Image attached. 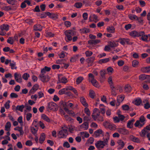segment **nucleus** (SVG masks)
<instances>
[{
	"label": "nucleus",
	"instance_id": "nucleus-1",
	"mask_svg": "<svg viewBox=\"0 0 150 150\" xmlns=\"http://www.w3.org/2000/svg\"><path fill=\"white\" fill-rule=\"evenodd\" d=\"M100 110L98 108H95L93 110L91 116L95 121L102 122L103 121V118L100 115Z\"/></svg>",
	"mask_w": 150,
	"mask_h": 150
},
{
	"label": "nucleus",
	"instance_id": "nucleus-2",
	"mask_svg": "<svg viewBox=\"0 0 150 150\" xmlns=\"http://www.w3.org/2000/svg\"><path fill=\"white\" fill-rule=\"evenodd\" d=\"M64 33L67 38L66 40V38L65 39L67 42L71 41L72 40V36L76 35V32L71 30H65Z\"/></svg>",
	"mask_w": 150,
	"mask_h": 150
},
{
	"label": "nucleus",
	"instance_id": "nucleus-3",
	"mask_svg": "<svg viewBox=\"0 0 150 150\" xmlns=\"http://www.w3.org/2000/svg\"><path fill=\"white\" fill-rule=\"evenodd\" d=\"M108 144L103 140L98 141L95 144V145L98 150H100L103 148L105 146H108Z\"/></svg>",
	"mask_w": 150,
	"mask_h": 150
},
{
	"label": "nucleus",
	"instance_id": "nucleus-4",
	"mask_svg": "<svg viewBox=\"0 0 150 150\" xmlns=\"http://www.w3.org/2000/svg\"><path fill=\"white\" fill-rule=\"evenodd\" d=\"M103 125L106 129H109L111 131H114L116 129V126L114 124L107 121L103 123Z\"/></svg>",
	"mask_w": 150,
	"mask_h": 150
},
{
	"label": "nucleus",
	"instance_id": "nucleus-5",
	"mask_svg": "<svg viewBox=\"0 0 150 150\" xmlns=\"http://www.w3.org/2000/svg\"><path fill=\"white\" fill-rule=\"evenodd\" d=\"M9 26L7 24H3L0 26V29L1 31H0V35H4L6 33L4 31H7L9 30Z\"/></svg>",
	"mask_w": 150,
	"mask_h": 150
},
{
	"label": "nucleus",
	"instance_id": "nucleus-6",
	"mask_svg": "<svg viewBox=\"0 0 150 150\" xmlns=\"http://www.w3.org/2000/svg\"><path fill=\"white\" fill-rule=\"evenodd\" d=\"M144 34V31L137 32L135 30L132 31L129 33V35L134 37L141 36V35Z\"/></svg>",
	"mask_w": 150,
	"mask_h": 150
},
{
	"label": "nucleus",
	"instance_id": "nucleus-7",
	"mask_svg": "<svg viewBox=\"0 0 150 150\" xmlns=\"http://www.w3.org/2000/svg\"><path fill=\"white\" fill-rule=\"evenodd\" d=\"M47 108L50 110L55 111L58 109L57 105L53 102H50L48 103Z\"/></svg>",
	"mask_w": 150,
	"mask_h": 150
},
{
	"label": "nucleus",
	"instance_id": "nucleus-8",
	"mask_svg": "<svg viewBox=\"0 0 150 150\" xmlns=\"http://www.w3.org/2000/svg\"><path fill=\"white\" fill-rule=\"evenodd\" d=\"M117 42H119L120 43L123 45H124L125 43L129 45H132V42H129V40L128 38H120Z\"/></svg>",
	"mask_w": 150,
	"mask_h": 150
},
{
	"label": "nucleus",
	"instance_id": "nucleus-9",
	"mask_svg": "<svg viewBox=\"0 0 150 150\" xmlns=\"http://www.w3.org/2000/svg\"><path fill=\"white\" fill-rule=\"evenodd\" d=\"M68 134V131L67 129H63L60 130L58 134V136L60 138L66 137Z\"/></svg>",
	"mask_w": 150,
	"mask_h": 150
},
{
	"label": "nucleus",
	"instance_id": "nucleus-10",
	"mask_svg": "<svg viewBox=\"0 0 150 150\" xmlns=\"http://www.w3.org/2000/svg\"><path fill=\"white\" fill-rule=\"evenodd\" d=\"M39 77L41 80L43 82H46L49 81L50 80V77L48 75H39Z\"/></svg>",
	"mask_w": 150,
	"mask_h": 150
},
{
	"label": "nucleus",
	"instance_id": "nucleus-11",
	"mask_svg": "<svg viewBox=\"0 0 150 150\" xmlns=\"http://www.w3.org/2000/svg\"><path fill=\"white\" fill-rule=\"evenodd\" d=\"M14 76L15 80L18 83H21L22 81L21 75L20 74L15 73L14 74Z\"/></svg>",
	"mask_w": 150,
	"mask_h": 150
},
{
	"label": "nucleus",
	"instance_id": "nucleus-12",
	"mask_svg": "<svg viewBox=\"0 0 150 150\" xmlns=\"http://www.w3.org/2000/svg\"><path fill=\"white\" fill-rule=\"evenodd\" d=\"M17 7V5L15 6H5L3 7L2 9L3 10L6 11L14 10L16 9Z\"/></svg>",
	"mask_w": 150,
	"mask_h": 150
},
{
	"label": "nucleus",
	"instance_id": "nucleus-13",
	"mask_svg": "<svg viewBox=\"0 0 150 150\" xmlns=\"http://www.w3.org/2000/svg\"><path fill=\"white\" fill-rule=\"evenodd\" d=\"M46 14L49 17L53 20H55L58 18V15L57 13H51L49 12H45Z\"/></svg>",
	"mask_w": 150,
	"mask_h": 150
},
{
	"label": "nucleus",
	"instance_id": "nucleus-14",
	"mask_svg": "<svg viewBox=\"0 0 150 150\" xmlns=\"http://www.w3.org/2000/svg\"><path fill=\"white\" fill-rule=\"evenodd\" d=\"M141 36V39L144 41L146 42H148L150 41V35L148 34L145 35V34H143Z\"/></svg>",
	"mask_w": 150,
	"mask_h": 150
},
{
	"label": "nucleus",
	"instance_id": "nucleus-15",
	"mask_svg": "<svg viewBox=\"0 0 150 150\" xmlns=\"http://www.w3.org/2000/svg\"><path fill=\"white\" fill-rule=\"evenodd\" d=\"M100 81L103 82L105 79V75L106 74V71L105 70H101L100 72Z\"/></svg>",
	"mask_w": 150,
	"mask_h": 150
},
{
	"label": "nucleus",
	"instance_id": "nucleus-16",
	"mask_svg": "<svg viewBox=\"0 0 150 150\" xmlns=\"http://www.w3.org/2000/svg\"><path fill=\"white\" fill-rule=\"evenodd\" d=\"M62 76V74H59L58 75V79L60 83H66L67 81V78L64 77L61 78Z\"/></svg>",
	"mask_w": 150,
	"mask_h": 150
},
{
	"label": "nucleus",
	"instance_id": "nucleus-17",
	"mask_svg": "<svg viewBox=\"0 0 150 150\" xmlns=\"http://www.w3.org/2000/svg\"><path fill=\"white\" fill-rule=\"evenodd\" d=\"M117 143L118 144V149H122L124 146L125 143L122 140H118L117 141Z\"/></svg>",
	"mask_w": 150,
	"mask_h": 150
},
{
	"label": "nucleus",
	"instance_id": "nucleus-18",
	"mask_svg": "<svg viewBox=\"0 0 150 150\" xmlns=\"http://www.w3.org/2000/svg\"><path fill=\"white\" fill-rule=\"evenodd\" d=\"M108 43L109 46H110V47H117L118 45V44L117 42L114 41H108Z\"/></svg>",
	"mask_w": 150,
	"mask_h": 150
},
{
	"label": "nucleus",
	"instance_id": "nucleus-19",
	"mask_svg": "<svg viewBox=\"0 0 150 150\" xmlns=\"http://www.w3.org/2000/svg\"><path fill=\"white\" fill-rule=\"evenodd\" d=\"M124 99V97L122 95H120L117 97V103H116L117 106H119L120 103L122 102Z\"/></svg>",
	"mask_w": 150,
	"mask_h": 150
},
{
	"label": "nucleus",
	"instance_id": "nucleus-20",
	"mask_svg": "<svg viewBox=\"0 0 150 150\" xmlns=\"http://www.w3.org/2000/svg\"><path fill=\"white\" fill-rule=\"evenodd\" d=\"M88 128V122H86L80 125L81 129L83 130H87Z\"/></svg>",
	"mask_w": 150,
	"mask_h": 150
},
{
	"label": "nucleus",
	"instance_id": "nucleus-21",
	"mask_svg": "<svg viewBox=\"0 0 150 150\" xmlns=\"http://www.w3.org/2000/svg\"><path fill=\"white\" fill-rule=\"evenodd\" d=\"M33 28V30L35 31H41L42 30V27L39 24L34 25Z\"/></svg>",
	"mask_w": 150,
	"mask_h": 150
},
{
	"label": "nucleus",
	"instance_id": "nucleus-22",
	"mask_svg": "<svg viewBox=\"0 0 150 150\" xmlns=\"http://www.w3.org/2000/svg\"><path fill=\"white\" fill-rule=\"evenodd\" d=\"M100 40L96 39L94 40H90L88 41V44L91 45H96L100 42Z\"/></svg>",
	"mask_w": 150,
	"mask_h": 150
},
{
	"label": "nucleus",
	"instance_id": "nucleus-23",
	"mask_svg": "<svg viewBox=\"0 0 150 150\" xmlns=\"http://www.w3.org/2000/svg\"><path fill=\"white\" fill-rule=\"evenodd\" d=\"M101 134H102L103 135V132L101 129H99L97 130L94 133V135L96 137H99Z\"/></svg>",
	"mask_w": 150,
	"mask_h": 150
},
{
	"label": "nucleus",
	"instance_id": "nucleus-24",
	"mask_svg": "<svg viewBox=\"0 0 150 150\" xmlns=\"http://www.w3.org/2000/svg\"><path fill=\"white\" fill-rule=\"evenodd\" d=\"M46 138V136L45 134L44 133H42L39 139V142L40 144L43 143L44 141L45 140Z\"/></svg>",
	"mask_w": 150,
	"mask_h": 150
},
{
	"label": "nucleus",
	"instance_id": "nucleus-25",
	"mask_svg": "<svg viewBox=\"0 0 150 150\" xmlns=\"http://www.w3.org/2000/svg\"><path fill=\"white\" fill-rule=\"evenodd\" d=\"M39 86L37 84H35L30 91V93H33L36 91L39 88Z\"/></svg>",
	"mask_w": 150,
	"mask_h": 150
},
{
	"label": "nucleus",
	"instance_id": "nucleus-26",
	"mask_svg": "<svg viewBox=\"0 0 150 150\" xmlns=\"http://www.w3.org/2000/svg\"><path fill=\"white\" fill-rule=\"evenodd\" d=\"M80 100L81 103L83 106L86 107H88V105L86 103V99L83 97H81L80 98Z\"/></svg>",
	"mask_w": 150,
	"mask_h": 150
},
{
	"label": "nucleus",
	"instance_id": "nucleus-27",
	"mask_svg": "<svg viewBox=\"0 0 150 150\" xmlns=\"http://www.w3.org/2000/svg\"><path fill=\"white\" fill-rule=\"evenodd\" d=\"M132 90V88L129 84L126 85L124 87V91L127 93L130 92Z\"/></svg>",
	"mask_w": 150,
	"mask_h": 150
},
{
	"label": "nucleus",
	"instance_id": "nucleus-28",
	"mask_svg": "<svg viewBox=\"0 0 150 150\" xmlns=\"http://www.w3.org/2000/svg\"><path fill=\"white\" fill-rule=\"evenodd\" d=\"M110 87L111 89V94L113 96H116L117 95V93L116 92V88L115 87L114 85H110Z\"/></svg>",
	"mask_w": 150,
	"mask_h": 150
},
{
	"label": "nucleus",
	"instance_id": "nucleus-29",
	"mask_svg": "<svg viewBox=\"0 0 150 150\" xmlns=\"http://www.w3.org/2000/svg\"><path fill=\"white\" fill-rule=\"evenodd\" d=\"M145 124V123L141 122L139 120H137L134 123V125L136 127H138L139 128L142 127Z\"/></svg>",
	"mask_w": 150,
	"mask_h": 150
},
{
	"label": "nucleus",
	"instance_id": "nucleus-30",
	"mask_svg": "<svg viewBox=\"0 0 150 150\" xmlns=\"http://www.w3.org/2000/svg\"><path fill=\"white\" fill-rule=\"evenodd\" d=\"M110 139V135L109 133L107 132L105 135V137L103 138V140L108 144V141Z\"/></svg>",
	"mask_w": 150,
	"mask_h": 150
},
{
	"label": "nucleus",
	"instance_id": "nucleus-31",
	"mask_svg": "<svg viewBox=\"0 0 150 150\" xmlns=\"http://www.w3.org/2000/svg\"><path fill=\"white\" fill-rule=\"evenodd\" d=\"M90 82H91L93 85L95 87L97 88H99L100 87L99 83L96 79L94 80L91 81Z\"/></svg>",
	"mask_w": 150,
	"mask_h": 150
},
{
	"label": "nucleus",
	"instance_id": "nucleus-32",
	"mask_svg": "<svg viewBox=\"0 0 150 150\" xmlns=\"http://www.w3.org/2000/svg\"><path fill=\"white\" fill-rule=\"evenodd\" d=\"M118 132L124 135L127 134L128 133V132L127 129L122 128L119 129Z\"/></svg>",
	"mask_w": 150,
	"mask_h": 150
},
{
	"label": "nucleus",
	"instance_id": "nucleus-33",
	"mask_svg": "<svg viewBox=\"0 0 150 150\" xmlns=\"http://www.w3.org/2000/svg\"><path fill=\"white\" fill-rule=\"evenodd\" d=\"M42 118L45 121L48 122H50V120L49 118L45 114H42L41 115Z\"/></svg>",
	"mask_w": 150,
	"mask_h": 150
},
{
	"label": "nucleus",
	"instance_id": "nucleus-34",
	"mask_svg": "<svg viewBox=\"0 0 150 150\" xmlns=\"http://www.w3.org/2000/svg\"><path fill=\"white\" fill-rule=\"evenodd\" d=\"M7 2L9 4L12 5H17L18 6V5L17 4V1L16 0H6Z\"/></svg>",
	"mask_w": 150,
	"mask_h": 150
},
{
	"label": "nucleus",
	"instance_id": "nucleus-35",
	"mask_svg": "<svg viewBox=\"0 0 150 150\" xmlns=\"http://www.w3.org/2000/svg\"><path fill=\"white\" fill-rule=\"evenodd\" d=\"M148 76L149 75L145 74H141L139 76V79L140 81H143L148 77Z\"/></svg>",
	"mask_w": 150,
	"mask_h": 150
},
{
	"label": "nucleus",
	"instance_id": "nucleus-36",
	"mask_svg": "<svg viewBox=\"0 0 150 150\" xmlns=\"http://www.w3.org/2000/svg\"><path fill=\"white\" fill-rule=\"evenodd\" d=\"M95 59V57L94 56L91 57L87 59L88 64H90L89 65H88L89 67L92 66V64L93 63Z\"/></svg>",
	"mask_w": 150,
	"mask_h": 150
},
{
	"label": "nucleus",
	"instance_id": "nucleus-37",
	"mask_svg": "<svg viewBox=\"0 0 150 150\" xmlns=\"http://www.w3.org/2000/svg\"><path fill=\"white\" fill-rule=\"evenodd\" d=\"M130 138L131 140L134 142L137 143L140 142V140L138 138L136 137L133 135H132L130 136Z\"/></svg>",
	"mask_w": 150,
	"mask_h": 150
},
{
	"label": "nucleus",
	"instance_id": "nucleus-38",
	"mask_svg": "<svg viewBox=\"0 0 150 150\" xmlns=\"http://www.w3.org/2000/svg\"><path fill=\"white\" fill-rule=\"evenodd\" d=\"M134 121V119H132L131 120H129L127 123V127L129 128H132L133 127V122Z\"/></svg>",
	"mask_w": 150,
	"mask_h": 150
},
{
	"label": "nucleus",
	"instance_id": "nucleus-39",
	"mask_svg": "<svg viewBox=\"0 0 150 150\" xmlns=\"http://www.w3.org/2000/svg\"><path fill=\"white\" fill-rule=\"evenodd\" d=\"M11 126V123L10 122H7L5 126V130L7 131H9Z\"/></svg>",
	"mask_w": 150,
	"mask_h": 150
},
{
	"label": "nucleus",
	"instance_id": "nucleus-40",
	"mask_svg": "<svg viewBox=\"0 0 150 150\" xmlns=\"http://www.w3.org/2000/svg\"><path fill=\"white\" fill-rule=\"evenodd\" d=\"M107 30L108 32L110 33H114L115 31V29L112 26L107 27Z\"/></svg>",
	"mask_w": 150,
	"mask_h": 150
},
{
	"label": "nucleus",
	"instance_id": "nucleus-41",
	"mask_svg": "<svg viewBox=\"0 0 150 150\" xmlns=\"http://www.w3.org/2000/svg\"><path fill=\"white\" fill-rule=\"evenodd\" d=\"M147 132V130L144 128L142 130L141 132L140 133V136L142 137H145L146 133Z\"/></svg>",
	"mask_w": 150,
	"mask_h": 150
},
{
	"label": "nucleus",
	"instance_id": "nucleus-42",
	"mask_svg": "<svg viewBox=\"0 0 150 150\" xmlns=\"http://www.w3.org/2000/svg\"><path fill=\"white\" fill-rule=\"evenodd\" d=\"M141 71L144 73H146L150 71L148 67H142L141 69Z\"/></svg>",
	"mask_w": 150,
	"mask_h": 150
},
{
	"label": "nucleus",
	"instance_id": "nucleus-43",
	"mask_svg": "<svg viewBox=\"0 0 150 150\" xmlns=\"http://www.w3.org/2000/svg\"><path fill=\"white\" fill-rule=\"evenodd\" d=\"M110 60L109 58L101 59L99 60V63L100 64L106 63L109 62Z\"/></svg>",
	"mask_w": 150,
	"mask_h": 150
},
{
	"label": "nucleus",
	"instance_id": "nucleus-44",
	"mask_svg": "<svg viewBox=\"0 0 150 150\" xmlns=\"http://www.w3.org/2000/svg\"><path fill=\"white\" fill-rule=\"evenodd\" d=\"M25 108L24 105H17L16 108V110H18L21 112H23V109Z\"/></svg>",
	"mask_w": 150,
	"mask_h": 150
},
{
	"label": "nucleus",
	"instance_id": "nucleus-45",
	"mask_svg": "<svg viewBox=\"0 0 150 150\" xmlns=\"http://www.w3.org/2000/svg\"><path fill=\"white\" fill-rule=\"evenodd\" d=\"M84 78L82 76H79L77 78L76 80V83L77 84H79L83 80Z\"/></svg>",
	"mask_w": 150,
	"mask_h": 150
},
{
	"label": "nucleus",
	"instance_id": "nucleus-46",
	"mask_svg": "<svg viewBox=\"0 0 150 150\" xmlns=\"http://www.w3.org/2000/svg\"><path fill=\"white\" fill-rule=\"evenodd\" d=\"M89 96L91 98H94L95 96V93L94 91L92 90H90L89 91Z\"/></svg>",
	"mask_w": 150,
	"mask_h": 150
},
{
	"label": "nucleus",
	"instance_id": "nucleus-47",
	"mask_svg": "<svg viewBox=\"0 0 150 150\" xmlns=\"http://www.w3.org/2000/svg\"><path fill=\"white\" fill-rule=\"evenodd\" d=\"M88 81H91L94 80L95 79L94 78V75L91 73L89 74L88 75Z\"/></svg>",
	"mask_w": 150,
	"mask_h": 150
},
{
	"label": "nucleus",
	"instance_id": "nucleus-48",
	"mask_svg": "<svg viewBox=\"0 0 150 150\" xmlns=\"http://www.w3.org/2000/svg\"><path fill=\"white\" fill-rule=\"evenodd\" d=\"M129 18L132 20H135L137 18V16L135 15L130 14L128 15Z\"/></svg>",
	"mask_w": 150,
	"mask_h": 150
},
{
	"label": "nucleus",
	"instance_id": "nucleus-49",
	"mask_svg": "<svg viewBox=\"0 0 150 150\" xmlns=\"http://www.w3.org/2000/svg\"><path fill=\"white\" fill-rule=\"evenodd\" d=\"M7 42L11 45L13 44L14 43L13 38L12 37H9L7 40Z\"/></svg>",
	"mask_w": 150,
	"mask_h": 150
},
{
	"label": "nucleus",
	"instance_id": "nucleus-50",
	"mask_svg": "<svg viewBox=\"0 0 150 150\" xmlns=\"http://www.w3.org/2000/svg\"><path fill=\"white\" fill-rule=\"evenodd\" d=\"M30 130L31 133L35 135V136L36 135H37L36 134V133L37 132V131H38V129H36L34 127H31Z\"/></svg>",
	"mask_w": 150,
	"mask_h": 150
},
{
	"label": "nucleus",
	"instance_id": "nucleus-51",
	"mask_svg": "<svg viewBox=\"0 0 150 150\" xmlns=\"http://www.w3.org/2000/svg\"><path fill=\"white\" fill-rule=\"evenodd\" d=\"M80 134L81 135L83 136L86 138H88L89 136V134L86 132H80Z\"/></svg>",
	"mask_w": 150,
	"mask_h": 150
},
{
	"label": "nucleus",
	"instance_id": "nucleus-52",
	"mask_svg": "<svg viewBox=\"0 0 150 150\" xmlns=\"http://www.w3.org/2000/svg\"><path fill=\"white\" fill-rule=\"evenodd\" d=\"M29 77V74L27 73H25L22 76L23 78L25 80H27Z\"/></svg>",
	"mask_w": 150,
	"mask_h": 150
},
{
	"label": "nucleus",
	"instance_id": "nucleus-53",
	"mask_svg": "<svg viewBox=\"0 0 150 150\" xmlns=\"http://www.w3.org/2000/svg\"><path fill=\"white\" fill-rule=\"evenodd\" d=\"M64 109L65 111L68 114L70 115H73V114H74V113L72 111L69 110V109L66 107H64Z\"/></svg>",
	"mask_w": 150,
	"mask_h": 150
},
{
	"label": "nucleus",
	"instance_id": "nucleus-54",
	"mask_svg": "<svg viewBox=\"0 0 150 150\" xmlns=\"http://www.w3.org/2000/svg\"><path fill=\"white\" fill-rule=\"evenodd\" d=\"M66 91V89L65 88H64L60 90L58 92V93L60 95H62L63 94H65Z\"/></svg>",
	"mask_w": 150,
	"mask_h": 150
},
{
	"label": "nucleus",
	"instance_id": "nucleus-55",
	"mask_svg": "<svg viewBox=\"0 0 150 150\" xmlns=\"http://www.w3.org/2000/svg\"><path fill=\"white\" fill-rule=\"evenodd\" d=\"M82 4L81 2H76V3L74 6L77 8H80L82 6Z\"/></svg>",
	"mask_w": 150,
	"mask_h": 150
},
{
	"label": "nucleus",
	"instance_id": "nucleus-56",
	"mask_svg": "<svg viewBox=\"0 0 150 150\" xmlns=\"http://www.w3.org/2000/svg\"><path fill=\"white\" fill-rule=\"evenodd\" d=\"M24 106L26 108V109L28 111H30L31 110V107L28 103H26Z\"/></svg>",
	"mask_w": 150,
	"mask_h": 150
},
{
	"label": "nucleus",
	"instance_id": "nucleus-57",
	"mask_svg": "<svg viewBox=\"0 0 150 150\" xmlns=\"http://www.w3.org/2000/svg\"><path fill=\"white\" fill-rule=\"evenodd\" d=\"M108 82L110 85H110H113V83L112 81V77L111 76H110L108 78Z\"/></svg>",
	"mask_w": 150,
	"mask_h": 150
},
{
	"label": "nucleus",
	"instance_id": "nucleus-58",
	"mask_svg": "<svg viewBox=\"0 0 150 150\" xmlns=\"http://www.w3.org/2000/svg\"><path fill=\"white\" fill-rule=\"evenodd\" d=\"M142 102V100L140 98L137 99L135 100L134 104L137 105H139Z\"/></svg>",
	"mask_w": 150,
	"mask_h": 150
},
{
	"label": "nucleus",
	"instance_id": "nucleus-59",
	"mask_svg": "<svg viewBox=\"0 0 150 150\" xmlns=\"http://www.w3.org/2000/svg\"><path fill=\"white\" fill-rule=\"evenodd\" d=\"M87 107H86L84 109V112L88 116H90L91 113L89 109L87 108Z\"/></svg>",
	"mask_w": 150,
	"mask_h": 150
},
{
	"label": "nucleus",
	"instance_id": "nucleus-60",
	"mask_svg": "<svg viewBox=\"0 0 150 150\" xmlns=\"http://www.w3.org/2000/svg\"><path fill=\"white\" fill-rule=\"evenodd\" d=\"M10 66L11 67V68L12 69H16L17 67H16L15 62H13V63L10 62Z\"/></svg>",
	"mask_w": 150,
	"mask_h": 150
},
{
	"label": "nucleus",
	"instance_id": "nucleus-61",
	"mask_svg": "<svg viewBox=\"0 0 150 150\" xmlns=\"http://www.w3.org/2000/svg\"><path fill=\"white\" fill-rule=\"evenodd\" d=\"M10 98H17L18 96L17 94L16 93H12L10 94Z\"/></svg>",
	"mask_w": 150,
	"mask_h": 150
},
{
	"label": "nucleus",
	"instance_id": "nucleus-62",
	"mask_svg": "<svg viewBox=\"0 0 150 150\" xmlns=\"http://www.w3.org/2000/svg\"><path fill=\"white\" fill-rule=\"evenodd\" d=\"M81 30L82 32L84 33H89L90 32L89 29L87 28H84L80 30Z\"/></svg>",
	"mask_w": 150,
	"mask_h": 150
},
{
	"label": "nucleus",
	"instance_id": "nucleus-63",
	"mask_svg": "<svg viewBox=\"0 0 150 150\" xmlns=\"http://www.w3.org/2000/svg\"><path fill=\"white\" fill-rule=\"evenodd\" d=\"M139 62L137 60H134L132 61V66L134 67H136L138 64Z\"/></svg>",
	"mask_w": 150,
	"mask_h": 150
},
{
	"label": "nucleus",
	"instance_id": "nucleus-64",
	"mask_svg": "<svg viewBox=\"0 0 150 150\" xmlns=\"http://www.w3.org/2000/svg\"><path fill=\"white\" fill-rule=\"evenodd\" d=\"M145 118L144 116L142 115L141 116L140 118L139 121L143 123H145L144 122L145 121Z\"/></svg>",
	"mask_w": 150,
	"mask_h": 150
}]
</instances>
